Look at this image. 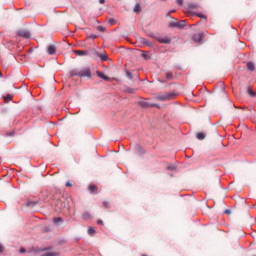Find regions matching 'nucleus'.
<instances>
[{
  "instance_id": "nucleus-39",
  "label": "nucleus",
  "mask_w": 256,
  "mask_h": 256,
  "mask_svg": "<svg viewBox=\"0 0 256 256\" xmlns=\"http://www.w3.org/2000/svg\"><path fill=\"white\" fill-rule=\"evenodd\" d=\"M142 57H144L145 59H147V55H146V54H143Z\"/></svg>"
},
{
  "instance_id": "nucleus-5",
  "label": "nucleus",
  "mask_w": 256,
  "mask_h": 256,
  "mask_svg": "<svg viewBox=\"0 0 256 256\" xmlns=\"http://www.w3.org/2000/svg\"><path fill=\"white\" fill-rule=\"evenodd\" d=\"M187 21L186 20H181L180 22L177 23H171V27H178V29H183V27H186Z\"/></svg>"
},
{
  "instance_id": "nucleus-10",
  "label": "nucleus",
  "mask_w": 256,
  "mask_h": 256,
  "mask_svg": "<svg viewBox=\"0 0 256 256\" xmlns=\"http://www.w3.org/2000/svg\"><path fill=\"white\" fill-rule=\"evenodd\" d=\"M96 75L100 77V79H103L104 81H109V77H107L103 72L97 71Z\"/></svg>"
},
{
  "instance_id": "nucleus-11",
  "label": "nucleus",
  "mask_w": 256,
  "mask_h": 256,
  "mask_svg": "<svg viewBox=\"0 0 256 256\" xmlns=\"http://www.w3.org/2000/svg\"><path fill=\"white\" fill-rule=\"evenodd\" d=\"M75 55H78L79 57H83L87 55V51L85 50H74Z\"/></svg>"
},
{
  "instance_id": "nucleus-14",
  "label": "nucleus",
  "mask_w": 256,
  "mask_h": 256,
  "mask_svg": "<svg viewBox=\"0 0 256 256\" xmlns=\"http://www.w3.org/2000/svg\"><path fill=\"white\" fill-rule=\"evenodd\" d=\"M41 256H59V253H57V252H45Z\"/></svg>"
},
{
  "instance_id": "nucleus-41",
  "label": "nucleus",
  "mask_w": 256,
  "mask_h": 256,
  "mask_svg": "<svg viewBox=\"0 0 256 256\" xmlns=\"http://www.w3.org/2000/svg\"><path fill=\"white\" fill-rule=\"evenodd\" d=\"M141 256H147V254H142Z\"/></svg>"
},
{
  "instance_id": "nucleus-2",
  "label": "nucleus",
  "mask_w": 256,
  "mask_h": 256,
  "mask_svg": "<svg viewBox=\"0 0 256 256\" xmlns=\"http://www.w3.org/2000/svg\"><path fill=\"white\" fill-rule=\"evenodd\" d=\"M204 38L205 34L203 32H199L197 34L192 35V41H194V43H201V41H203Z\"/></svg>"
},
{
  "instance_id": "nucleus-16",
  "label": "nucleus",
  "mask_w": 256,
  "mask_h": 256,
  "mask_svg": "<svg viewBox=\"0 0 256 256\" xmlns=\"http://www.w3.org/2000/svg\"><path fill=\"white\" fill-rule=\"evenodd\" d=\"M197 139H199L200 141H203V139H205V134L203 132H199L197 134Z\"/></svg>"
},
{
  "instance_id": "nucleus-15",
  "label": "nucleus",
  "mask_w": 256,
  "mask_h": 256,
  "mask_svg": "<svg viewBox=\"0 0 256 256\" xmlns=\"http://www.w3.org/2000/svg\"><path fill=\"white\" fill-rule=\"evenodd\" d=\"M165 77L168 79V81H171V79H173V72H166Z\"/></svg>"
},
{
  "instance_id": "nucleus-30",
  "label": "nucleus",
  "mask_w": 256,
  "mask_h": 256,
  "mask_svg": "<svg viewBox=\"0 0 256 256\" xmlns=\"http://www.w3.org/2000/svg\"><path fill=\"white\" fill-rule=\"evenodd\" d=\"M3 251H5V248L0 244V253H3Z\"/></svg>"
},
{
  "instance_id": "nucleus-27",
  "label": "nucleus",
  "mask_w": 256,
  "mask_h": 256,
  "mask_svg": "<svg viewBox=\"0 0 256 256\" xmlns=\"http://www.w3.org/2000/svg\"><path fill=\"white\" fill-rule=\"evenodd\" d=\"M127 77H129V79H132L133 75L131 74V72H126Z\"/></svg>"
},
{
  "instance_id": "nucleus-20",
  "label": "nucleus",
  "mask_w": 256,
  "mask_h": 256,
  "mask_svg": "<svg viewBox=\"0 0 256 256\" xmlns=\"http://www.w3.org/2000/svg\"><path fill=\"white\" fill-rule=\"evenodd\" d=\"M88 235H91V236L95 235V229L94 228H89L88 229Z\"/></svg>"
},
{
  "instance_id": "nucleus-1",
  "label": "nucleus",
  "mask_w": 256,
  "mask_h": 256,
  "mask_svg": "<svg viewBox=\"0 0 256 256\" xmlns=\"http://www.w3.org/2000/svg\"><path fill=\"white\" fill-rule=\"evenodd\" d=\"M177 97V94L171 92V93H166L162 95L156 96L157 101H171V99H175Z\"/></svg>"
},
{
  "instance_id": "nucleus-9",
  "label": "nucleus",
  "mask_w": 256,
  "mask_h": 256,
  "mask_svg": "<svg viewBox=\"0 0 256 256\" xmlns=\"http://www.w3.org/2000/svg\"><path fill=\"white\" fill-rule=\"evenodd\" d=\"M98 190H99V188H98L97 185H95V184H91V185L89 186V191H90V193L97 194V193H98Z\"/></svg>"
},
{
  "instance_id": "nucleus-35",
  "label": "nucleus",
  "mask_w": 256,
  "mask_h": 256,
  "mask_svg": "<svg viewBox=\"0 0 256 256\" xmlns=\"http://www.w3.org/2000/svg\"><path fill=\"white\" fill-rule=\"evenodd\" d=\"M66 187H71V183H70V182H67V183H66Z\"/></svg>"
},
{
  "instance_id": "nucleus-3",
  "label": "nucleus",
  "mask_w": 256,
  "mask_h": 256,
  "mask_svg": "<svg viewBox=\"0 0 256 256\" xmlns=\"http://www.w3.org/2000/svg\"><path fill=\"white\" fill-rule=\"evenodd\" d=\"M17 35L18 37H23L24 39H31V32L28 30H19Z\"/></svg>"
},
{
  "instance_id": "nucleus-38",
  "label": "nucleus",
  "mask_w": 256,
  "mask_h": 256,
  "mask_svg": "<svg viewBox=\"0 0 256 256\" xmlns=\"http://www.w3.org/2000/svg\"><path fill=\"white\" fill-rule=\"evenodd\" d=\"M225 213L229 215V213H231V210H226Z\"/></svg>"
},
{
  "instance_id": "nucleus-31",
  "label": "nucleus",
  "mask_w": 256,
  "mask_h": 256,
  "mask_svg": "<svg viewBox=\"0 0 256 256\" xmlns=\"http://www.w3.org/2000/svg\"><path fill=\"white\" fill-rule=\"evenodd\" d=\"M178 5H183V0H177Z\"/></svg>"
},
{
  "instance_id": "nucleus-22",
  "label": "nucleus",
  "mask_w": 256,
  "mask_h": 256,
  "mask_svg": "<svg viewBox=\"0 0 256 256\" xmlns=\"http://www.w3.org/2000/svg\"><path fill=\"white\" fill-rule=\"evenodd\" d=\"M188 7H189V9H197V4H195V3H190V4L188 5Z\"/></svg>"
},
{
  "instance_id": "nucleus-7",
  "label": "nucleus",
  "mask_w": 256,
  "mask_h": 256,
  "mask_svg": "<svg viewBox=\"0 0 256 256\" xmlns=\"http://www.w3.org/2000/svg\"><path fill=\"white\" fill-rule=\"evenodd\" d=\"M80 77H88L91 78V69L89 68H83L80 70Z\"/></svg>"
},
{
  "instance_id": "nucleus-23",
  "label": "nucleus",
  "mask_w": 256,
  "mask_h": 256,
  "mask_svg": "<svg viewBox=\"0 0 256 256\" xmlns=\"http://www.w3.org/2000/svg\"><path fill=\"white\" fill-rule=\"evenodd\" d=\"M83 219H91V214L89 212L84 213Z\"/></svg>"
},
{
  "instance_id": "nucleus-33",
  "label": "nucleus",
  "mask_w": 256,
  "mask_h": 256,
  "mask_svg": "<svg viewBox=\"0 0 256 256\" xmlns=\"http://www.w3.org/2000/svg\"><path fill=\"white\" fill-rule=\"evenodd\" d=\"M97 223L98 225H103V220H98Z\"/></svg>"
},
{
  "instance_id": "nucleus-28",
  "label": "nucleus",
  "mask_w": 256,
  "mask_h": 256,
  "mask_svg": "<svg viewBox=\"0 0 256 256\" xmlns=\"http://www.w3.org/2000/svg\"><path fill=\"white\" fill-rule=\"evenodd\" d=\"M89 39H97V35L93 34L89 36Z\"/></svg>"
},
{
  "instance_id": "nucleus-25",
  "label": "nucleus",
  "mask_w": 256,
  "mask_h": 256,
  "mask_svg": "<svg viewBox=\"0 0 256 256\" xmlns=\"http://www.w3.org/2000/svg\"><path fill=\"white\" fill-rule=\"evenodd\" d=\"M197 17H200V19H207V17L205 16V14H201V13H198L196 14Z\"/></svg>"
},
{
  "instance_id": "nucleus-17",
  "label": "nucleus",
  "mask_w": 256,
  "mask_h": 256,
  "mask_svg": "<svg viewBox=\"0 0 256 256\" xmlns=\"http://www.w3.org/2000/svg\"><path fill=\"white\" fill-rule=\"evenodd\" d=\"M141 12V6L139 4H136L134 7V13H140Z\"/></svg>"
},
{
  "instance_id": "nucleus-40",
  "label": "nucleus",
  "mask_w": 256,
  "mask_h": 256,
  "mask_svg": "<svg viewBox=\"0 0 256 256\" xmlns=\"http://www.w3.org/2000/svg\"><path fill=\"white\" fill-rule=\"evenodd\" d=\"M31 51H32L31 49H30V50H28V53H31Z\"/></svg>"
},
{
  "instance_id": "nucleus-4",
  "label": "nucleus",
  "mask_w": 256,
  "mask_h": 256,
  "mask_svg": "<svg viewBox=\"0 0 256 256\" xmlns=\"http://www.w3.org/2000/svg\"><path fill=\"white\" fill-rule=\"evenodd\" d=\"M140 107H144L145 109L149 108V107H157V109H159V105L158 104H151L145 100H142L139 102Z\"/></svg>"
},
{
  "instance_id": "nucleus-32",
  "label": "nucleus",
  "mask_w": 256,
  "mask_h": 256,
  "mask_svg": "<svg viewBox=\"0 0 256 256\" xmlns=\"http://www.w3.org/2000/svg\"><path fill=\"white\" fill-rule=\"evenodd\" d=\"M109 23L110 25H115V20H110Z\"/></svg>"
},
{
  "instance_id": "nucleus-29",
  "label": "nucleus",
  "mask_w": 256,
  "mask_h": 256,
  "mask_svg": "<svg viewBox=\"0 0 256 256\" xmlns=\"http://www.w3.org/2000/svg\"><path fill=\"white\" fill-rule=\"evenodd\" d=\"M98 31H105V27L99 26V27H98Z\"/></svg>"
},
{
  "instance_id": "nucleus-8",
  "label": "nucleus",
  "mask_w": 256,
  "mask_h": 256,
  "mask_svg": "<svg viewBox=\"0 0 256 256\" xmlns=\"http://www.w3.org/2000/svg\"><path fill=\"white\" fill-rule=\"evenodd\" d=\"M47 53H48V55H55V53H57V47L53 44L48 45Z\"/></svg>"
},
{
  "instance_id": "nucleus-36",
  "label": "nucleus",
  "mask_w": 256,
  "mask_h": 256,
  "mask_svg": "<svg viewBox=\"0 0 256 256\" xmlns=\"http://www.w3.org/2000/svg\"><path fill=\"white\" fill-rule=\"evenodd\" d=\"M99 3H101V5H103V3H105V0H99Z\"/></svg>"
},
{
  "instance_id": "nucleus-26",
  "label": "nucleus",
  "mask_w": 256,
  "mask_h": 256,
  "mask_svg": "<svg viewBox=\"0 0 256 256\" xmlns=\"http://www.w3.org/2000/svg\"><path fill=\"white\" fill-rule=\"evenodd\" d=\"M103 206L105 207V209H109V202H103Z\"/></svg>"
},
{
  "instance_id": "nucleus-19",
  "label": "nucleus",
  "mask_w": 256,
  "mask_h": 256,
  "mask_svg": "<svg viewBox=\"0 0 256 256\" xmlns=\"http://www.w3.org/2000/svg\"><path fill=\"white\" fill-rule=\"evenodd\" d=\"M4 101H13V96L11 94H8L4 97Z\"/></svg>"
},
{
  "instance_id": "nucleus-21",
  "label": "nucleus",
  "mask_w": 256,
  "mask_h": 256,
  "mask_svg": "<svg viewBox=\"0 0 256 256\" xmlns=\"http://www.w3.org/2000/svg\"><path fill=\"white\" fill-rule=\"evenodd\" d=\"M99 57H100L101 61H107V59H108L107 55H104V54H100Z\"/></svg>"
},
{
  "instance_id": "nucleus-37",
  "label": "nucleus",
  "mask_w": 256,
  "mask_h": 256,
  "mask_svg": "<svg viewBox=\"0 0 256 256\" xmlns=\"http://www.w3.org/2000/svg\"><path fill=\"white\" fill-rule=\"evenodd\" d=\"M11 135H13V132L7 133V136H8V137H11Z\"/></svg>"
},
{
  "instance_id": "nucleus-34",
  "label": "nucleus",
  "mask_w": 256,
  "mask_h": 256,
  "mask_svg": "<svg viewBox=\"0 0 256 256\" xmlns=\"http://www.w3.org/2000/svg\"><path fill=\"white\" fill-rule=\"evenodd\" d=\"M27 250H25V248H21L20 249V253H25Z\"/></svg>"
},
{
  "instance_id": "nucleus-18",
  "label": "nucleus",
  "mask_w": 256,
  "mask_h": 256,
  "mask_svg": "<svg viewBox=\"0 0 256 256\" xmlns=\"http://www.w3.org/2000/svg\"><path fill=\"white\" fill-rule=\"evenodd\" d=\"M248 95H250V97H255L256 96V92L253 91V89L248 88Z\"/></svg>"
},
{
  "instance_id": "nucleus-13",
  "label": "nucleus",
  "mask_w": 256,
  "mask_h": 256,
  "mask_svg": "<svg viewBox=\"0 0 256 256\" xmlns=\"http://www.w3.org/2000/svg\"><path fill=\"white\" fill-rule=\"evenodd\" d=\"M247 69L248 71H255V64H253V62H248Z\"/></svg>"
},
{
  "instance_id": "nucleus-6",
  "label": "nucleus",
  "mask_w": 256,
  "mask_h": 256,
  "mask_svg": "<svg viewBox=\"0 0 256 256\" xmlns=\"http://www.w3.org/2000/svg\"><path fill=\"white\" fill-rule=\"evenodd\" d=\"M156 41H158V43L169 45V43H171V38H169V37H156Z\"/></svg>"
},
{
  "instance_id": "nucleus-24",
  "label": "nucleus",
  "mask_w": 256,
  "mask_h": 256,
  "mask_svg": "<svg viewBox=\"0 0 256 256\" xmlns=\"http://www.w3.org/2000/svg\"><path fill=\"white\" fill-rule=\"evenodd\" d=\"M53 221H54V223H61V221H63V218H61V217L54 218Z\"/></svg>"
},
{
  "instance_id": "nucleus-12",
  "label": "nucleus",
  "mask_w": 256,
  "mask_h": 256,
  "mask_svg": "<svg viewBox=\"0 0 256 256\" xmlns=\"http://www.w3.org/2000/svg\"><path fill=\"white\" fill-rule=\"evenodd\" d=\"M70 77H81L80 70L70 71Z\"/></svg>"
}]
</instances>
